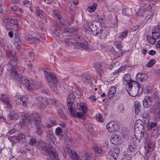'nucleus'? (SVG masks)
Returning <instances> with one entry per match:
<instances>
[{
    "mask_svg": "<svg viewBox=\"0 0 160 160\" xmlns=\"http://www.w3.org/2000/svg\"><path fill=\"white\" fill-rule=\"evenodd\" d=\"M47 137L49 140H53L55 138L54 134L51 131H48L47 132Z\"/></svg>",
    "mask_w": 160,
    "mask_h": 160,
    "instance_id": "nucleus-38",
    "label": "nucleus"
},
{
    "mask_svg": "<svg viewBox=\"0 0 160 160\" xmlns=\"http://www.w3.org/2000/svg\"><path fill=\"white\" fill-rule=\"evenodd\" d=\"M96 6L97 5L94 3L92 6L88 7L87 10L90 13L92 12L95 10Z\"/></svg>",
    "mask_w": 160,
    "mask_h": 160,
    "instance_id": "nucleus-46",
    "label": "nucleus"
},
{
    "mask_svg": "<svg viewBox=\"0 0 160 160\" xmlns=\"http://www.w3.org/2000/svg\"><path fill=\"white\" fill-rule=\"evenodd\" d=\"M19 118L18 113L16 111H13L8 114V118L11 120H17Z\"/></svg>",
    "mask_w": 160,
    "mask_h": 160,
    "instance_id": "nucleus-17",
    "label": "nucleus"
},
{
    "mask_svg": "<svg viewBox=\"0 0 160 160\" xmlns=\"http://www.w3.org/2000/svg\"><path fill=\"white\" fill-rule=\"evenodd\" d=\"M137 85V88H132V85H131V87L129 88V90H127L129 94L132 97L136 96L138 94V91L139 88H141V87L138 82H136Z\"/></svg>",
    "mask_w": 160,
    "mask_h": 160,
    "instance_id": "nucleus-8",
    "label": "nucleus"
},
{
    "mask_svg": "<svg viewBox=\"0 0 160 160\" xmlns=\"http://www.w3.org/2000/svg\"><path fill=\"white\" fill-rule=\"evenodd\" d=\"M94 22H95L96 24V26L97 29H98L99 30H100V29L101 27V25L100 22L99 20H95L94 21Z\"/></svg>",
    "mask_w": 160,
    "mask_h": 160,
    "instance_id": "nucleus-61",
    "label": "nucleus"
},
{
    "mask_svg": "<svg viewBox=\"0 0 160 160\" xmlns=\"http://www.w3.org/2000/svg\"><path fill=\"white\" fill-rule=\"evenodd\" d=\"M96 117L98 121H100L101 122H103V119L102 116L100 113H98L96 115Z\"/></svg>",
    "mask_w": 160,
    "mask_h": 160,
    "instance_id": "nucleus-59",
    "label": "nucleus"
},
{
    "mask_svg": "<svg viewBox=\"0 0 160 160\" xmlns=\"http://www.w3.org/2000/svg\"><path fill=\"white\" fill-rule=\"evenodd\" d=\"M94 152L97 153V155L100 157H102L103 155L102 150L101 149L99 148L97 146L94 148Z\"/></svg>",
    "mask_w": 160,
    "mask_h": 160,
    "instance_id": "nucleus-35",
    "label": "nucleus"
},
{
    "mask_svg": "<svg viewBox=\"0 0 160 160\" xmlns=\"http://www.w3.org/2000/svg\"><path fill=\"white\" fill-rule=\"evenodd\" d=\"M159 131H160V128L154 126L152 130V133L154 135H158Z\"/></svg>",
    "mask_w": 160,
    "mask_h": 160,
    "instance_id": "nucleus-52",
    "label": "nucleus"
},
{
    "mask_svg": "<svg viewBox=\"0 0 160 160\" xmlns=\"http://www.w3.org/2000/svg\"><path fill=\"white\" fill-rule=\"evenodd\" d=\"M110 141L113 144H118L120 143V138L118 135L114 134L112 136Z\"/></svg>",
    "mask_w": 160,
    "mask_h": 160,
    "instance_id": "nucleus-14",
    "label": "nucleus"
},
{
    "mask_svg": "<svg viewBox=\"0 0 160 160\" xmlns=\"http://www.w3.org/2000/svg\"><path fill=\"white\" fill-rule=\"evenodd\" d=\"M116 90V88L115 87L113 86L111 88L108 94V97L109 99H111L115 95Z\"/></svg>",
    "mask_w": 160,
    "mask_h": 160,
    "instance_id": "nucleus-25",
    "label": "nucleus"
},
{
    "mask_svg": "<svg viewBox=\"0 0 160 160\" xmlns=\"http://www.w3.org/2000/svg\"><path fill=\"white\" fill-rule=\"evenodd\" d=\"M10 59L11 60V63L14 66H16L17 63V59L16 57L14 55H12L10 57Z\"/></svg>",
    "mask_w": 160,
    "mask_h": 160,
    "instance_id": "nucleus-41",
    "label": "nucleus"
},
{
    "mask_svg": "<svg viewBox=\"0 0 160 160\" xmlns=\"http://www.w3.org/2000/svg\"><path fill=\"white\" fill-rule=\"evenodd\" d=\"M75 107L76 109L82 110L84 114L86 113L87 112L88 109L85 106L84 103H77Z\"/></svg>",
    "mask_w": 160,
    "mask_h": 160,
    "instance_id": "nucleus-16",
    "label": "nucleus"
},
{
    "mask_svg": "<svg viewBox=\"0 0 160 160\" xmlns=\"http://www.w3.org/2000/svg\"><path fill=\"white\" fill-rule=\"evenodd\" d=\"M34 125L36 126V132L37 134L38 135H40L42 133V124L41 122Z\"/></svg>",
    "mask_w": 160,
    "mask_h": 160,
    "instance_id": "nucleus-27",
    "label": "nucleus"
},
{
    "mask_svg": "<svg viewBox=\"0 0 160 160\" xmlns=\"http://www.w3.org/2000/svg\"><path fill=\"white\" fill-rule=\"evenodd\" d=\"M82 81L86 83H90L92 82V79L91 77L85 74H83L82 75Z\"/></svg>",
    "mask_w": 160,
    "mask_h": 160,
    "instance_id": "nucleus-23",
    "label": "nucleus"
},
{
    "mask_svg": "<svg viewBox=\"0 0 160 160\" xmlns=\"http://www.w3.org/2000/svg\"><path fill=\"white\" fill-rule=\"evenodd\" d=\"M0 98V100L6 106V108H12L11 99L8 96L4 94H1Z\"/></svg>",
    "mask_w": 160,
    "mask_h": 160,
    "instance_id": "nucleus-6",
    "label": "nucleus"
},
{
    "mask_svg": "<svg viewBox=\"0 0 160 160\" xmlns=\"http://www.w3.org/2000/svg\"><path fill=\"white\" fill-rule=\"evenodd\" d=\"M117 155H115L114 153L112 154L110 157V160H116L118 157Z\"/></svg>",
    "mask_w": 160,
    "mask_h": 160,
    "instance_id": "nucleus-64",
    "label": "nucleus"
},
{
    "mask_svg": "<svg viewBox=\"0 0 160 160\" xmlns=\"http://www.w3.org/2000/svg\"><path fill=\"white\" fill-rule=\"evenodd\" d=\"M14 138H16V142H18L22 139H25V135H23L22 133H20L18 134V136H15Z\"/></svg>",
    "mask_w": 160,
    "mask_h": 160,
    "instance_id": "nucleus-43",
    "label": "nucleus"
},
{
    "mask_svg": "<svg viewBox=\"0 0 160 160\" xmlns=\"http://www.w3.org/2000/svg\"><path fill=\"white\" fill-rule=\"evenodd\" d=\"M35 9L36 14L38 16L41 18L45 19L44 17V13L42 10H40L38 7L36 8Z\"/></svg>",
    "mask_w": 160,
    "mask_h": 160,
    "instance_id": "nucleus-24",
    "label": "nucleus"
},
{
    "mask_svg": "<svg viewBox=\"0 0 160 160\" xmlns=\"http://www.w3.org/2000/svg\"><path fill=\"white\" fill-rule=\"evenodd\" d=\"M23 4L27 7L29 8L31 7V3L29 1H24L23 2Z\"/></svg>",
    "mask_w": 160,
    "mask_h": 160,
    "instance_id": "nucleus-63",
    "label": "nucleus"
},
{
    "mask_svg": "<svg viewBox=\"0 0 160 160\" xmlns=\"http://www.w3.org/2000/svg\"><path fill=\"white\" fill-rule=\"evenodd\" d=\"M90 29V26L88 22H86L83 28V30L85 32H87Z\"/></svg>",
    "mask_w": 160,
    "mask_h": 160,
    "instance_id": "nucleus-56",
    "label": "nucleus"
},
{
    "mask_svg": "<svg viewBox=\"0 0 160 160\" xmlns=\"http://www.w3.org/2000/svg\"><path fill=\"white\" fill-rule=\"evenodd\" d=\"M5 28L7 31H9L12 29V26L10 23L8 22L6 24Z\"/></svg>",
    "mask_w": 160,
    "mask_h": 160,
    "instance_id": "nucleus-62",
    "label": "nucleus"
},
{
    "mask_svg": "<svg viewBox=\"0 0 160 160\" xmlns=\"http://www.w3.org/2000/svg\"><path fill=\"white\" fill-rule=\"evenodd\" d=\"M18 98L20 101V104H22L23 106L26 107L27 106V103L28 102V95H25L22 96H18Z\"/></svg>",
    "mask_w": 160,
    "mask_h": 160,
    "instance_id": "nucleus-11",
    "label": "nucleus"
},
{
    "mask_svg": "<svg viewBox=\"0 0 160 160\" xmlns=\"http://www.w3.org/2000/svg\"><path fill=\"white\" fill-rule=\"evenodd\" d=\"M63 30V31L64 33L69 32L71 33L74 32L75 30V29L73 28H65Z\"/></svg>",
    "mask_w": 160,
    "mask_h": 160,
    "instance_id": "nucleus-50",
    "label": "nucleus"
},
{
    "mask_svg": "<svg viewBox=\"0 0 160 160\" xmlns=\"http://www.w3.org/2000/svg\"><path fill=\"white\" fill-rule=\"evenodd\" d=\"M147 38L148 42L151 44H154L156 42V38H154L153 37H148V36L147 37Z\"/></svg>",
    "mask_w": 160,
    "mask_h": 160,
    "instance_id": "nucleus-45",
    "label": "nucleus"
},
{
    "mask_svg": "<svg viewBox=\"0 0 160 160\" xmlns=\"http://www.w3.org/2000/svg\"><path fill=\"white\" fill-rule=\"evenodd\" d=\"M146 14V12L143 9H139L137 13V15L141 17L144 16Z\"/></svg>",
    "mask_w": 160,
    "mask_h": 160,
    "instance_id": "nucleus-48",
    "label": "nucleus"
},
{
    "mask_svg": "<svg viewBox=\"0 0 160 160\" xmlns=\"http://www.w3.org/2000/svg\"><path fill=\"white\" fill-rule=\"evenodd\" d=\"M152 98L150 97L147 96L144 99L142 104L143 107L145 108H148L151 105Z\"/></svg>",
    "mask_w": 160,
    "mask_h": 160,
    "instance_id": "nucleus-12",
    "label": "nucleus"
},
{
    "mask_svg": "<svg viewBox=\"0 0 160 160\" xmlns=\"http://www.w3.org/2000/svg\"><path fill=\"white\" fill-rule=\"evenodd\" d=\"M36 142L37 141L35 138H31L29 141V143L31 145L34 146L36 145Z\"/></svg>",
    "mask_w": 160,
    "mask_h": 160,
    "instance_id": "nucleus-54",
    "label": "nucleus"
},
{
    "mask_svg": "<svg viewBox=\"0 0 160 160\" xmlns=\"http://www.w3.org/2000/svg\"><path fill=\"white\" fill-rule=\"evenodd\" d=\"M160 106V105L158 103H155L154 106L152 108V110L151 111V112H154L159 108Z\"/></svg>",
    "mask_w": 160,
    "mask_h": 160,
    "instance_id": "nucleus-49",
    "label": "nucleus"
},
{
    "mask_svg": "<svg viewBox=\"0 0 160 160\" xmlns=\"http://www.w3.org/2000/svg\"><path fill=\"white\" fill-rule=\"evenodd\" d=\"M7 20L8 22L12 23V24L16 25H18V22L16 19H13L12 18H7Z\"/></svg>",
    "mask_w": 160,
    "mask_h": 160,
    "instance_id": "nucleus-40",
    "label": "nucleus"
},
{
    "mask_svg": "<svg viewBox=\"0 0 160 160\" xmlns=\"http://www.w3.org/2000/svg\"><path fill=\"white\" fill-rule=\"evenodd\" d=\"M32 91L33 89H38L41 88L42 86L41 83L38 82H35L34 83L33 82L32 85Z\"/></svg>",
    "mask_w": 160,
    "mask_h": 160,
    "instance_id": "nucleus-28",
    "label": "nucleus"
},
{
    "mask_svg": "<svg viewBox=\"0 0 160 160\" xmlns=\"http://www.w3.org/2000/svg\"><path fill=\"white\" fill-rule=\"evenodd\" d=\"M124 82L125 84L129 87V88L131 87V85H132L131 82L132 81L131 78L129 74H126L124 77Z\"/></svg>",
    "mask_w": 160,
    "mask_h": 160,
    "instance_id": "nucleus-20",
    "label": "nucleus"
},
{
    "mask_svg": "<svg viewBox=\"0 0 160 160\" xmlns=\"http://www.w3.org/2000/svg\"><path fill=\"white\" fill-rule=\"evenodd\" d=\"M21 122L22 123L25 125H28L31 123L29 115L22 118Z\"/></svg>",
    "mask_w": 160,
    "mask_h": 160,
    "instance_id": "nucleus-29",
    "label": "nucleus"
},
{
    "mask_svg": "<svg viewBox=\"0 0 160 160\" xmlns=\"http://www.w3.org/2000/svg\"><path fill=\"white\" fill-rule=\"evenodd\" d=\"M94 65L96 70L98 72V73L100 75L102 74V68L100 64L98 62H95L94 63Z\"/></svg>",
    "mask_w": 160,
    "mask_h": 160,
    "instance_id": "nucleus-32",
    "label": "nucleus"
},
{
    "mask_svg": "<svg viewBox=\"0 0 160 160\" xmlns=\"http://www.w3.org/2000/svg\"><path fill=\"white\" fill-rule=\"evenodd\" d=\"M20 150L21 152H26L27 151H31V149L29 146L27 145H25V144L24 145H22Z\"/></svg>",
    "mask_w": 160,
    "mask_h": 160,
    "instance_id": "nucleus-42",
    "label": "nucleus"
},
{
    "mask_svg": "<svg viewBox=\"0 0 160 160\" xmlns=\"http://www.w3.org/2000/svg\"><path fill=\"white\" fill-rule=\"evenodd\" d=\"M128 148L130 152H134L136 148V146L134 143L132 142L131 143H129L128 144Z\"/></svg>",
    "mask_w": 160,
    "mask_h": 160,
    "instance_id": "nucleus-36",
    "label": "nucleus"
},
{
    "mask_svg": "<svg viewBox=\"0 0 160 160\" xmlns=\"http://www.w3.org/2000/svg\"><path fill=\"white\" fill-rule=\"evenodd\" d=\"M14 44L18 49H19L22 46V42L20 41L18 42H15Z\"/></svg>",
    "mask_w": 160,
    "mask_h": 160,
    "instance_id": "nucleus-60",
    "label": "nucleus"
},
{
    "mask_svg": "<svg viewBox=\"0 0 160 160\" xmlns=\"http://www.w3.org/2000/svg\"><path fill=\"white\" fill-rule=\"evenodd\" d=\"M60 20V26H61V28L63 30L65 28H67V26L71 25V22H67V20L64 19H61Z\"/></svg>",
    "mask_w": 160,
    "mask_h": 160,
    "instance_id": "nucleus-22",
    "label": "nucleus"
},
{
    "mask_svg": "<svg viewBox=\"0 0 160 160\" xmlns=\"http://www.w3.org/2000/svg\"><path fill=\"white\" fill-rule=\"evenodd\" d=\"M144 127V123L142 121L138 119L136 121L135 124V128L139 129H143Z\"/></svg>",
    "mask_w": 160,
    "mask_h": 160,
    "instance_id": "nucleus-19",
    "label": "nucleus"
},
{
    "mask_svg": "<svg viewBox=\"0 0 160 160\" xmlns=\"http://www.w3.org/2000/svg\"><path fill=\"white\" fill-rule=\"evenodd\" d=\"M50 100L51 103L53 105L55 106V107H58L59 108H60V107H61V108H63V106L60 104L58 100L54 98L50 99Z\"/></svg>",
    "mask_w": 160,
    "mask_h": 160,
    "instance_id": "nucleus-33",
    "label": "nucleus"
},
{
    "mask_svg": "<svg viewBox=\"0 0 160 160\" xmlns=\"http://www.w3.org/2000/svg\"><path fill=\"white\" fill-rule=\"evenodd\" d=\"M66 150L67 151L68 155L70 156L73 160H80V158H78L76 152L67 147L66 148Z\"/></svg>",
    "mask_w": 160,
    "mask_h": 160,
    "instance_id": "nucleus-9",
    "label": "nucleus"
},
{
    "mask_svg": "<svg viewBox=\"0 0 160 160\" xmlns=\"http://www.w3.org/2000/svg\"><path fill=\"white\" fill-rule=\"evenodd\" d=\"M37 105L43 111L46 108V105L43 103L42 99L39 98L37 100Z\"/></svg>",
    "mask_w": 160,
    "mask_h": 160,
    "instance_id": "nucleus-21",
    "label": "nucleus"
},
{
    "mask_svg": "<svg viewBox=\"0 0 160 160\" xmlns=\"http://www.w3.org/2000/svg\"><path fill=\"white\" fill-rule=\"evenodd\" d=\"M155 63V60L154 59H152L149 62H148L147 64V67L148 68L152 67Z\"/></svg>",
    "mask_w": 160,
    "mask_h": 160,
    "instance_id": "nucleus-53",
    "label": "nucleus"
},
{
    "mask_svg": "<svg viewBox=\"0 0 160 160\" xmlns=\"http://www.w3.org/2000/svg\"><path fill=\"white\" fill-rule=\"evenodd\" d=\"M155 147V143L151 140L148 141L147 145L145 147L146 150V154L149 156L151 154V152L154 149Z\"/></svg>",
    "mask_w": 160,
    "mask_h": 160,
    "instance_id": "nucleus-7",
    "label": "nucleus"
},
{
    "mask_svg": "<svg viewBox=\"0 0 160 160\" xmlns=\"http://www.w3.org/2000/svg\"><path fill=\"white\" fill-rule=\"evenodd\" d=\"M143 135L144 134L142 130H140V129L137 130V132H135V136L136 138L138 139L139 140L142 139L143 137Z\"/></svg>",
    "mask_w": 160,
    "mask_h": 160,
    "instance_id": "nucleus-31",
    "label": "nucleus"
},
{
    "mask_svg": "<svg viewBox=\"0 0 160 160\" xmlns=\"http://www.w3.org/2000/svg\"><path fill=\"white\" fill-rule=\"evenodd\" d=\"M12 69L10 72L11 78L19 82H21L22 80V76L17 72V66H12Z\"/></svg>",
    "mask_w": 160,
    "mask_h": 160,
    "instance_id": "nucleus-4",
    "label": "nucleus"
},
{
    "mask_svg": "<svg viewBox=\"0 0 160 160\" xmlns=\"http://www.w3.org/2000/svg\"><path fill=\"white\" fill-rule=\"evenodd\" d=\"M37 148L46 156L49 157L52 160H59L58 155L53 148L51 144L44 141H40L38 143Z\"/></svg>",
    "mask_w": 160,
    "mask_h": 160,
    "instance_id": "nucleus-1",
    "label": "nucleus"
},
{
    "mask_svg": "<svg viewBox=\"0 0 160 160\" xmlns=\"http://www.w3.org/2000/svg\"><path fill=\"white\" fill-rule=\"evenodd\" d=\"M36 36H33L31 37H30V38L32 40L35 42V43L39 42V41H42V38L40 37L39 38V35L38 34L35 35Z\"/></svg>",
    "mask_w": 160,
    "mask_h": 160,
    "instance_id": "nucleus-34",
    "label": "nucleus"
},
{
    "mask_svg": "<svg viewBox=\"0 0 160 160\" xmlns=\"http://www.w3.org/2000/svg\"><path fill=\"white\" fill-rule=\"evenodd\" d=\"M96 25L95 22H94L93 21L90 26V29L93 35L95 36H97L98 34L99 33V30L98 29H97Z\"/></svg>",
    "mask_w": 160,
    "mask_h": 160,
    "instance_id": "nucleus-13",
    "label": "nucleus"
},
{
    "mask_svg": "<svg viewBox=\"0 0 160 160\" xmlns=\"http://www.w3.org/2000/svg\"><path fill=\"white\" fill-rule=\"evenodd\" d=\"M74 99V96L72 93L69 94L67 98V106L70 113L73 117H75L76 115L75 113L74 112V111L73 110V105Z\"/></svg>",
    "mask_w": 160,
    "mask_h": 160,
    "instance_id": "nucleus-3",
    "label": "nucleus"
},
{
    "mask_svg": "<svg viewBox=\"0 0 160 160\" xmlns=\"http://www.w3.org/2000/svg\"><path fill=\"white\" fill-rule=\"evenodd\" d=\"M31 122L34 125L41 122L40 117L39 114L35 112H33L29 115Z\"/></svg>",
    "mask_w": 160,
    "mask_h": 160,
    "instance_id": "nucleus-5",
    "label": "nucleus"
},
{
    "mask_svg": "<svg viewBox=\"0 0 160 160\" xmlns=\"http://www.w3.org/2000/svg\"><path fill=\"white\" fill-rule=\"evenodd\" d=\"M43 72L49 87L55 92L57 93V85L58 83L57 78L52 72H48L46 70H44Z\"/></svg>",
    "mask_w": 160,
    "mask_h": 160,
    "instance_id": "nucleus-2",
    "label": "nucleus"
},
{
    "mask_svg": "<svg viewBox=\"0 0 160 160\" xmlns=\"http://www.w3.org/2000/svg\"><path fill=\"white\" fill-rule=\"evenodd\" d=\"M141 105L138 102H135L134 105V109L135 112L137 114L140 111Z\"/></svg>",
    "mask_w": 160,
    "mask_h": 160,
    "instance_id": "nucleus-37",
    "label": "nucleus"
},
{
    "mask_svg": "<svg viewBox=\"0 0 160 160\" xmlns=\"http://www.w3.org/2000/svg\"><path fill=\"white\" fill-rule=\"evenodd\" d=\"M80 160H94L93 157L86 153L80 158Z\"/></svg>",
    "mask_w": 160,
    "mask_h": 160,
    "instance_id": "nucleus-30",
    "label": "nucleus"
},
{
    "mask_svg": "<svg viewBox=\"0 0 160 160\" xmlns=\"http://www.w3.org/2000/svg\"><path fill=\"white\" fill-rule=\"evenodd\" d=\"M20 84L22 85H24L25 86L27 87V88L28 91L31 92L32 91V85L33 81H30L28 79L24 78V77L22 76V80L21 82H19Z\"/></svg>",
    "mask_w": 160,
    "mask_h": 160,
    "instance_id": "nucleus-10",
    "label": "nucleus"
},
{
    "mask_svg": "<svg viewBox=\"0 0 160 160\" xmlns=\"http://www.w3.org/2000/svg\"><path fill=\"white\" fill-rule=\"evenodd\" d=\"M115 125L114 122H109L107 125V128L109 132L113 133L115 130Z\"/></svg>",
    "mask_w": 160,
    "mask_h": 160,
    "instance_id": "nucleus-18",
    "label": "nucleus"
},
{
    "mask_svg": "<svg viewBox=\"0 0 160 160\" xmlns=\"http://www.w3.org/2000/svg\"><path fill=\"white\" fill-rule=\"evenodd\" d=\"M152 36L154 38H158L160 36V26L155 27L152 32Z\"/></svg>",
    "mask_w": 160,
    "mask_h": 160,
    "instance_id": "nucleus-15",
    "label": "nucleus"
},
{
    "mask_svg": "<svg viewBox=\"0 0 160 160\" xmlns=\"http://www.w3.org/2000/svg\"><path fill=\"white\" fill-rule=\"evenodd\" d=\"M148 124H147V127L148 129V130H151L153 129L154 126H156L157 125V123L151 122L149 123L148 122H147Z\"/></svg>",
    "mask_w": 160,
    "mask_h": 160,
    "instance_id": "nucleus-44",
    "label": "nucleus"
},
{
    "mask_svg": "<svg viewBox=\"0 0 160 160\" xmlns=\"http://www.w3.org/2000/svg\"><path fill=\"white\" fill-rule=\"evenodd\" d=\"M76 115L77 117L80 119H82L83 120L86 119V117L82 114V112H77Z\"/></svg>",
    "mask_w": 160,
    "mask_h": 160,
    "instance_id": "nucleus-58",
    "label": "nucleus"
},
{
    "mask_svg": "<svg viewBox=\"0 0 160 160\" xmlns=\"http://www.w3.org/2000/svg\"><path fill=\"white\" fill-rule=\"evenodd\" d=\"M128 31L126 30L121 33L119 37L122 39L125 38L127 36Z\"/></svg>",
    "mask_w": 160,
    "mask_h": 160,
    "instance_id": "nucleus-55",
    "label": "nucleus"
},
{
    "mask_svg": "<svg viewBox=\"0 0 160 160\" xmlns=\"http://www.w3.org/2000/svg\"><path fill=\"white\" fill-rule=\"evenodd\" d=\"M99 31H100V38L101 39H105L107 36L105 33V32H103L102 30H99Z\"/></svg>",
    "mask_w": 160,
    "mask_h": 160,
    "instance_id": "nucleus-51",
    "label": "nucleus"
},
{
    "mask_svg": "<svg viewBox=\"0 0 160 160\" xmlns=\"http://www.w3.org/2000/svg\"><path fill=\"white\" fill-rule=\"evenodd\" d=\"M57 115L60 118H62L63 119H65L66 117L62 111L61 108L59 109L58 111Z\"/></svg>",
    "mask_w": 160,
    "mask_h": 160,
    "instance_id": "nucleus-39",
    "label": "nucleus"
},
{
    "mask_svg": "<svg viewBox=\"0 0 160 160\" xmlns=\"http://www.w3.org/2000/svg\"><path fill=\"white\" fill-rule=\"evenodd\" d=\"M77 48L80 49L82 48L86 51H89L90 50L86 42L79 43L77 45Z\"/></svg>",
    "mask_w": 160,
    "mask_h": 160,
    "instance_id": "nucleus-26",
    "label": "nucleus"
},
{
    "mask_svg": "<svg viewBox=\"0 0 160 160\" xmlns=\"http://www.w3.org/2000/svg\"><path fill=\"white\" fill-rule=\"evenodd\" d=\"M143 120L144 121L145 123L148 122L149 120V115L147 112H144L142 115Z\"/></svg>",
    "mask_w": 160,
    "mask_h": 160,
    "instance_id": "nucleus-47",
    "label": "nucleus"
},
{
    "mask_svg": "<svg viewBox=\"0 0 160 160\" xmlns=\"http://www.w3.org/2000/svg\"><path fill=\"white\" fill-rule=\"evenodd\" d=\"M71 38H67L65 39H64V42L68 46H69L70 44L72 43Z\"/></svg>",
    "mask_w": 160,
    "mask_h": 160,
    "instance_id": "nucleus-57",
    "label": "nucleus"
}]
</instances>
